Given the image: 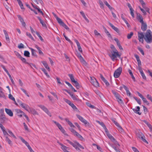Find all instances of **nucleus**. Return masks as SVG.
Instances as JSON below:
<instances>
[{
    "label": "nucleus",
    "mask_w": 152,
    "mask_h": 152,
    "mask_svg": "<svg viewBox=\"0 0 152 152\" xmlns=\"http://www.w3.org/2000/svg\"><path fill=\"white\" fill-rule=\"evenodd\" d=\"M144 39L148 43L152 42V32L150 30H148L147 31L145 34Z\"/></svg>",
    "instance_id": "nucleus-1"
},
{
    "label": "nucleus",
    "mask_w": 152,
    "mask_h": 152,
    "mask_svg": "<svg viewBox=\"0 0 152 152\" xmlns=\"http://www.w3.org/2000/svg\"><path fill=\"white\" fill-rule=\"evenodd\" d=\"M66 141L71 145L77 151L80 150V149L78 147H79L82 149H84V147L81 145L80 143L76 141H75L72 142L69 140H66Z\"/></svg>",
    "instance_id": "nucleus-2"
},
{
    "label": "nucleus",
    "mask_w": 152,
    "mask_h": 152,
    "mask_svg": "<svg viewBox=\"0 0 152 152\" xmlns=\"http://www.w3.org/2000/svg\"><path fill=\"white\" fill-rule=\"evenodd\" d=\"M111 54L109 56L113 61H114L117 57L120 58L121 56V55L119 54L117 50H112L111 51Z\"/></svg>",
    "instance_id": "nucleus-3"
},
{
    "label": "nucleus",
    "mask_w": 152,
    "mask_h": 152,
    "mask_svg": "<svg viewBox=\"0 0 152 152\" xmlns=\"http://www.w3.org/2000/svg\"><path fill=\"white\" fill-rule=\"evenodd\" d=\"M136 136L137 137L141 140L147 144L148 143V142L145 139V137L144 134L140 132H138L136 133Z\"/></svg>",
    "instance_id": "nucleus-4"
},
{
    "label": "nucleus",
    "mask_w": 152,
    "mask_h": 152,
    "mask_svg": "<svg viewBox=\"0 0 152 152\" xmlns=\"http://www.w3.org/2000/svg\"><path fill=\"white\" fill-rule=\"evenodd\" d=\"M70 130L74 136L77 137L80 140H82L84 139L83 137L73 129H70Z\"/></svg>",
    "instance_id": "nucleus-5"
},
{
    "label": "nucleus",
    "mask_w": 152,
    "mask_h": 152,
    "mask_svg": "<svg viewBox=\"0 0 152 152\" xmlns=\"http://www.w3.org/2000/svg\"><path fill=\"white\" fill-rule=\"evenodd\" d=\"M19 138L21 140L22 142L24 143L25 145L27 146L28 149L29 150L30 152H35L31 148L29 145L28 143L25 140L21 137L19 136Z\"/></svg>",
    "instance_id": "nucleus-6"
},
{
    "label": "nucleus",
    "mask_w": 152,
    "mask_h": 152,
    "mask_svg": "<svg viewBox=\"0 0 152 152\" xmlns=\"http://www.w3.org/2000/svg\"><path fill=\"white\" fill-rule=\"evenodd\" d=\"M122 70L121 67H119L114 72L113 75L114 77L115 78L118 77L121 73Z\"/></svg>",
    "instance_id": "nucleus-7"
},
{
    "label": "nucleus",
    "mask_w": 152,
    "mask_h": 152,
    "mask_svg": "<svg viewBox=\"0 0 152 152\" xmlns=\"http://www.w3.org/2000/svg\"><path fill=\"white\" fill-rule=\"evenodd\" d=\"M90 82L96 87L99 86V84L96 79L94 77H90Z\"/></svg>",
    "instance_id": "nucleus-8"
},
{
    "label": "nucleus",
    "mask_w": 152,
    "mask_h": 152,
    "mask_svg": "<svg viewBox=\"0 0 152 152\" xmlns=\"http://www.w3.org/2000/svg\"><path fill=\"white\" fill-rule=\"evenodd\" d=\"M38 106L42 110L45 112L50 117L51 116V114L50 112L48 110V109L44 105H39Z\"/></svg>",
    "instance_id": "nucleus-9"
},
{
    "label": "nucleus",
    "mask_w": 152,
    "mask_h": 152,
    "mask_svg": "<svg viewBox=\"0 0 152 152\" xmlns=\"http://www.w3.org/2000/svg\"><path fill=\"white\" fill-rule=\"evenodd\" d=\"M20 105L24 109L27 111H28V109L29 108V106L26 104L22 102L21 101L19 102Z\"/></svg>",
    "instance_id": "nucleus-10"
},
{
    "label": "nucleus",
    "mask_w": 152,
    "mask_h": 152,
    "mask_svg": "<svg viewBox=\"0 0 152 152\" xmlns=\"http://www.w3.org/2000/svg\"><path fill=\"white\" fill-rule=\"evenodd\" d=\"M138 39L140 42H141L142 43H143V38L144 35L143 33L141 32H138Z\"/></svg>",
    "instance_id": "nucleus-11"
},
{
    "label": "nucleus",
    "mask_w": 152,
    "mask_h": 152,
    "mask_svg": "<svg viewBox=\"0 0 152 152\" xmlns=\"http://www.w3.org/2000/svg\"><path fill=\"white\" fill-rule=\"evenodd\" d=\"M76 116L79 120L82 122L83 123H84L85 125L88 124L89 123L85 119H84L82 117L80 116L79 115H76Z\"/></svg>",
    "instance_id": "nucleus-12"
},
{
    "label": "nucleus",
    "mask_w": 152,
    "mask_h": 152,
    "mask_svg": "<svg viewBox=\"0 0 152 152\" xmlns=\"http://www.w3.org/2000/svg\"><path fill=\"white\" fill-rule=\"evenodd\" d=\"M15 111L16 112L18 116L20 117H22L23 115L24 116V115L25 114L22 110L19 109H16L15 110Z\"/></svg>",
    "instance_id": "nucleus-13"
},
{
    "label": "nucleus",
    "mask_w": 152,
    "mask_h": 152,
    "mask_svg": "<svg viewBox=\"0 0 152 152\" xmlns=\"http://www.w3.org/2000/svg\"><path fill=\"white\" fill-rule=\"evenodd\" d=\"M28 111H27L30 113L34 115H38V113L37 111L35 110V109L32 108H31L29 107V108L28 109Z\"/></svg>",
    "instance_id": "nucleus-14"
},
{
    "label": "nucleus",
    "mask_w": 152,
    "mask_h": 152,
    "mask_svg": "<svg viewBox=\"0 0 152 152\" xmlns=\"http://www.w3.org/2000/svg\"><path fill=\"white\" fill-rule=\"evenodd\" d=\"M57 126L60 130L61 132L65 135L68 136V134L66 133V131L64 128L62 127L61 125L60 124H59L57 125Z\"/></svg>",
    "instance_id": "nucleus-15"
},
{
    "label": "nucleus",
    "mask_w": 152,
    "mask_h": 152,
    "mask_svg": "<svg viewBox=\"0 0 152 152\" xmlns=\"http://www.w3.org/2000/svg\"><path fill=\"white\" fill-rule=\"evenodd\" d=\"M106 134L107 135L109 138L113 142H115V141L116 140L110 134L107 130H105Z\"/></svg>",
    "instance_id": "nucleus-16"
},
{
    "label": "nucleus",
    "mask_w": 152,
    "mask_h": 152,
    "mask_svg": "<svg viewBox=\"0 0 152 152\" xmlns=\"http://www.w3.org/2000/svg\"><path fill=\"white\" fill-rule=\"evenodd\" d=\"M7 120L5 115L3 114H0V121L1 123H3Z\"/></svg>",
    "instance_id": "nucleus-17"
},
{
    "label": "nucleus",
    "mask_w": 152,
    "mask_h": 152,
    "mask_svg": "<svg viewBox=\"0 0 152 152\" xmlns=\"http://www.w3.org/2000/svg\"><path fill=\"white\" fill-rule=\"evenodd\" d=\"M17 16L18 18V19L20 20V22L21 23L22 25L24 27H25L26 26V24L24 22L23 19L22 18L21 16L20 15H17Z\"/></svg>",
    "instance_id": "nucleus-18"
},
{
    "label": "nucleus",
    "mask_w": 152,
    "mask_h": 152,
    "mask_svg": "<svg viewBox=\"0 0 152 152\" xmlns=\"http://www.w3.org/2000/svg\"><path fill=\"white\" fill-rule=\"evenodd\" d=\"M77 56L78 58L80 59V61L81 63L84 64L86 63V61L82 57L80 53H77Z\"/></svg>",
    "instance_id": "nucleus-19"
},
{
    "label": "nucleus",
    "mask_w": 152,
    "mask_h": 152,
    "mask_svg": "<svg viewBox=\"0 0 152 152\" xmlns=\"http://www.w3.org/2000/svg\"><path fill=\"white\" fill-rule=\"evenodd\" d=\"M5 110L6 113L10 116L12 117L13 116V113L11 110L5 108Z\"/></svg>",
    "instance_id": "nucleus-20"
},
{
    "label": "nucleus",
    "mask_w": 152,
    "mask_h": 152,
    "mask_svg": "<svg viewBox=\"0 0 152 152\" xmlns=\"http://www.w3.org/2000/svg\"><path fill=\"white\" fill-rule=\"evenodd\" d=\"M141 29L143 31H145L147 28V26L146 23L143 22V23H141Z\"/></svg>",
    "instance_id": "nucleus-21"
},
{
    "label": "nucleus",
    "mask_w": 152,
    "mask_h": 152,
    "mask_svg": "<svg viewBox=\"0 0 152 152\" xmlns=\"http://www.w3.org/2000/svg\"><path fill=\"white\" fill-rule=\"evenodd\" d=\"M66 91L70 95L73 100L78 101L79 99H77L76 97L72 93L68 92L67 90H66Z\"/></svg>",
    "instance_id": "nucleus-22"
},
{
    "label": "nucleus",
    "mask_w": 152,
    "mask_h": 152,
    "mask_svg": "<svg viewBox=\"0 0 152 152\" xmlns=\"http://www.w3.org/2000/svg\"><path fill=\"white\" fill-rule=\"evenodd\" d=\"M109 24L111 26V27L117 32L118 33L119 32V31L118 29L115 26L112 24L110 22H109Z\"/></svg>",
    "instance_id": "nucleus-23"
},
{
    "label": "nucleus",
    "mask_w": 152,
    "mask_h": 152,
    "mask_svg": "<svg viewBox=\"0 0 152 152\" xmlns=\"http://www.w3.org/2000/svg\"><path fill=\"white\" fill-rule=\"evenodd\" d=\"M41 63L49 71H50V69L49 67L48 66V64L46 61H41Z\"/></svg>",
    "instance_id": "nucleus-24"
},
{
    "label": "nucleus",
    "mask_w": 152,
    "mask_h": 152,
    "mask_svg": "<svg viewBox=\"0 0 152 152\" xmlns=\"http://www.w3.org/2000/svg\"><path fill=\"white\" fill-rule=\"evenodd\" d=\"M123 87L125 90L127 96H130L131 95V93L127 87L125 85H123Z\"/></svg>",
    "instance_id": "nucleus-25"
},
{
    "label": "nucleus",
    "mask_w": 152,
    "mask_h": 152,
    "mask_svg": "<svg viewBox=\"0 0 152 152\" xmlns=\"http://www.w3.org/2000/svg\"><path fill=\"white\" fill-rule=\"evenodd\" d=\"M139 71L140 72V73L141 75L142 76V77L143 78V79L146 80V77L145 76V74H144L143 71L141 69V68H139Z\"/></svg>",
    "instance_id": "nucleus-26"
},
{
    "label": "nucleus",
    "mask_w": 152,
    "mask_h": 152,
    "mask_svg": "<svg viewBox=\"0 0 152 152\" xmlns=\"http://www.w3.org/2000/svg\"><path fill=\"white\" fill-rule=\"evenodd\" d=\"M100 77L102 80L105 83L107 86L109 85L110 84L109 82L105 79L102 75H100Z\"/></svg>",
    "instance_id": "nucleus-27"
},
{
    "label": "nucleus",
    "mask_w": 152,
    "mask_h": 152,
    "mask_svg": "<svg viewBox=\"0 0 152 152\" xmlns=\"http://www.w3.org/2000/svg\"><path fill=\"white\" fill-rule=\"evenodd\" d=\"M137 19L141 23H143L144 22L142 17L140 14H138L137 15Z\"/></svg>",
    "instance_id": "nucleus-28"
},
{
    "label": "nucleus",
    "mask_w": 152,
    "mask_h": 152,
    "mask_svg": "<svg viewBox=\"0 0 152 152\" xmlns=\"http://www.w3.org/2000/svg\"><path fill=\"white\" fill-rule=\"evenodd\" d=\"M38 19L39 20V21L40 22V23L42 25V26L45 28H47V26L45 23L44 22V21L42 20V19L39 17H37Z\"/></svg>",
    "instance_id": "nucleus-29"
},
{
    "label": "nucleus",
    "mask_w": 152,
    "mask_h": 152,
    "mask_svg": "<svg viewBox=\"0 0 152 152\" xmlns=\"http://www.w3.org/2000/svg\"><path fill=\"white\" fill-rule=\"evenodd\" d=\"M55 16L57 21L58 23L61 25H62L64 23L62 21L61 19L58 18L57 16L56 15H55Z\"/></svg>",
    "instance_id": "nucleus-30"
},
{
    "label": "nucleus",
    "mask_w": 152,
    "mask_h": 152,
    "mask_svg": "<svg viewBox=\"0 0 152 152\" xmlns=\"http://www.w3.org/2000/svg\"><path fill=\"white\" fill-rule=\"evenodd\" d=\"M65 121L68 123V124L69 125V126L71 127H72L73 128H75V126L70 121L69 119L67 118H65L64 119Z\"/></svg>",
    "instance_id": "nucleus-31"
},
{
    "label": "nucleus",
    "mask_w": 152,
    "mask_h": 152,
    "mask_svg": "<svg viewBox=\"0 0 152 152\" xmlns=\"http://www.w3.org/2000/svg\"><path fill=\"white\" fill-rule=\"evenodd\" d=\"M133 110L134 113L138 114L139 115H140L141 114V113H140L139 112L140 110V107L139 106H137V107L136 109L134 108L133 109Z\"/></svg>",
    "instance_id": "nucleus-32"
},
{
    "label": "nucleus",
    "mask_w": 152,
    "mask_h": 152,
    "mask_svg": "<svg viewBox=\"0 0 152 152\" xmlns=\"http://www.w3.org/2000/svg\"><path fill=\"white\" fill-rule=\"evenodd\" d=\"M74 83L73 84L76 87L77 89H79L80 88L81 86L77 81H75L74 83Z\"/></svg>",
    "instance_id": "nucleus-33"
},
{
    "label": "nucleus",
    "mask_w": 152,
    "mask_h": 152,
    "mask_svg": "<svg viewBox=\"0 0 152 152\" xmlns=\"http://www.w3.org/2000/svg\"><path fill=\"white\" fill-rule=\"evenodd\" d=\"M3 31L4 32V35L5 36L6 39L7 41H9L10 38L9 37L8 34L6 31V30L5 29L3 30Z\"/></svg>",
    "instance_id": "nucleus-34"
},
{
    "label": "nucleus",
    "mask_w": 152,
    "mask_h": 152,
    "mask_svg": "<svg viewBox=\"0 0 152 152\" xmlns=\"http://www.w3.org/2000/svg\"><path fill=\"white\" fill-rule=\"evenodd\" d=\"M112 93L115 97L116 99H117L120 96V95L117 92L114 91H112Z\"/></svg>",
    "instance_id": "nucleus-35"
},
{
    "label": "nucleus",
    "mask_w": 152,
    "mask_h": 152,
    "mask_svg": "<svg viewBox=\"0 0 152 152\" xmlns=\"http://www.w3.org/2000/svg\"><path fill=\"white\" fill-rule=\"evenodd\" d=\"M41 69L43 71L44 74L48 78L50 77V76L47 73V71L46 69L44 68H42Z\"/></svg>",
    "instance_id": "nucleus-36"
},
{
    "label": "nucleus",
    "mask_w": 152,
    "mask_h": 152,
    "mask_svg": "<svg viewBox=\"0 0 152 152\" xmlns=\"http://www.w3.org/2000/svg\"><path fill=\"white\" fill-rule=\"evenodd\" d=\"M68 76L69 77L71 81L73 83L76 80H75L74 77L72 74H69Z\"/></svg>",
    "instance_id": "nucleus-37"
},
{
    "label": "nucleus",
    "mask_w": 152,
    "mask_h": 152,
    "mask_svg": "<svg viewBox=\"0 0 152 152\" xmlns=\"http://www.w3.org/2000/svg\"><path fill=\"white\" fill-rule=\"evenodd\" d=\"M5 140L9 145H12V142L10 140L7 136L5 137Z\"/></svg>",
    "instance_id": "nucleus-38"
},
{
    "label": "nucleus",
    "mask_w": 152,
    "mask_h": 152,
    "mask_svg": "<svg viewBox=\"0 0 152 152\" xmlns=\"http://www.w3.org/2000/svg\"><path fill=\"white\" fill-rule=\"evenodd\" d=\"M26 35L28 37L31 39L32 40L34 41V38L33 37L31 34L30 33L26 32Z\"/></svg>",
    "instance_id": "nucleus-39"
},
{
    "label": "nucleus",
    "mask_w": 152,
    "mask_h": 152,
    "mask_svg": "<svg viewBox=\"0 0 152 152\" xmlns=\"http://www.w3.org/2000/svg\"><path fill=\"white\" fill-rule=\"evenodd\" d=\"M30 50H31V54L32 56H37V54L35 52V50L33 48H30Z\"/></svg>",
    "instance_id": "nucleus-40"
},
{
    "label": "nucleus",
    "mask_w": 152,
    "mask_h": 152,
    "mask_svg": "<svg viewBox=\"0 0 152 152\" xmlns=\"http://www.w3.org/2000/svg\"><path fill=\"white\" fill-rule=\"evenodd\" d=\"M8 132L10 134V136L12 137L13 138L15 139H16V136L10 130H8Z\"/></svg>",
    "instance_id": "nucleus-41"
},
{
    "label": "nucleus",
    "mask_w": 152,
    "mask_h": 152,
    "mask_svg": "<svg viewBox=\"0 0 152 152\" xmlns=\"http://www.w3.org/2000/svg\"><path fill=\"white\" fill-rule=\"evenodd\" d=\"M32 1L35 2L36 4H39V3L41 4L42 2V0H31Z\"/></svg>",
    "instance_id": "nucleus-42"
},
{
    "label": "nucleus",
    "mask_w": 152,
    "mask_h": 152,
    "mask_svg": "<svg viewBox=\"0 0 152 152\" xmlns=\"http://www.w3.org/2000/svg\"><path fill=\"white\" fill-rule=\"evenodd\" d=\"M116 99H117V100L118 102L119 103L121 104H123V101L121 99V96H120L119 97L117 98Z\"/></svg>",
    "instance_id": "nucleus-43"
},
{
    "label": "nucleus",
    "mask_w": 152,
    "mask_h": 152,
    "mask_svg": "<svg viewBox=\"0 0 152 152\" xmlns=\"http://www.w3.org/2000/svg\"><path fill=\"white\" fill-rule=\"evenodd\" d=\"M94 34L97 37H102L101 35L100 34L98 33V32L96 30H95L94 31Z\"/></svg>",
    "instance_id": "nucleus-44"
},
{
    "label": "nucleus",
    "mask_w": 152,
    "mask_h": 152,
    "mask_svg": "<svg viewBox=\"0 0 152 152\" xmlns=\"http://www.w3.org/2000/svg\"><path fill=\"white\" fill-rule=\"evenodd\" d=\"M69 105L74 110L76 111L77 110V108L73 103H72Z\"/></svg>",
    "instance_id": "nucleus-45"
},
{
    "label": "nucleus",
    "mask_w": 152,
    "mask_h": 152,
    "mask_svg": "<svg viewBox=\"0 0 152 152\" xmlns=\"http://www.w3.org/2000/svg\"><path fill=\"white\" fill-rule=\"evenodd\" d=\"M97 122L101 126H102L104 129H105V130H107L106 126H105V125H104V124L102 122H101L99 121H97Z\"/></svg>",
    "instance_id": "nucleus-46"
},
{
    "label": "nucleus",
    "mask_w": 152,
    "mask_h": 152,
    "mask_svg": "<svg viewBox=\"0 0 152 152\" xmlns=\"http://www.w3.org/2000/svg\"><path fill=\"white\" fill-rule=\"evenodd\" d=\"M104 31L105 33L107 34V35L108 36V37H112L111 35L106 28H105L104 29Z\"/></svg>",
    "instance_id": "nucleus-47"
},
{
    "label": "nucleus",
    "mask_w": 152,
    "mask_h": 152,
    "mask_svg": "<svg viewBox=\"0 0 152 152\" xmlns=\"http://www.w3.org/2000/svg\"><path fill=\"white\" fill-rule=\"evenodd\" d=\"M24 55L27 57H30V53L28 51H25L24 52Z\"/></svg>",
    "instance_id": "nucleus-48"
},
{
    "label": "nucleus",
    "mask_w": 152,
    "mask_h": 152,
    "mask_svg": "<svg viewBox=\"0 0 152 152\" xmlns=\"http://www.w3.org/2000/svg\"><path fill=\"white\" fill-rule=\"evenodd\" d=\"M99 3L100 5L101 8L102 9L104 7V5L102 1L100 0H99Z\"/></svg>",
    "instance_id": "nucleus-49"
},
{
    "label": "nucleus",
    "mask_w": 152,
    "mask_h": 152,
    "mask_svg": "<svg viewBox=\"0 0 152 152\" xmlns=\"http://www.w3.org/2000/svg\"><path fill=\"white\" fill-rule=\"evenodd\" d=\"M24 126V129L26 131H27L28 132H29L30 131L29 130L27 126V125H26V123H23Z\"/></svg>",
    "instance_id": "nucleus-50"
},
{
    "label": "nucleus",
    "mask_w": 152,
    "mask_h": 152,
    "mask_svg": "<svg viewBox=\"0 0 152 152\" xmlns=\"http://www.w3.org/2000/svg\"><path fill=\"white\" fill-rule=\"evenodd\" d=\"M21 90L25 94V95L28 97H29V96L27 92L26 91V90L23 88H21Z\"/></svg>",
    "instance_id": "nucleus-51"
},
{
    "label": "nucleus",
    "mask_w": 152,
    "mask_h": 152,
    "mask_svg": "<svg viewBox=\"0 0 152 152\" xmlns=\"http://www.w3.org/2000/svg\"><path fill=\"white\" fill-rule=\"evenodd\" d=\"M20 60L22 61V62L23 63H24L25 64H28V63L26 61V60L24 58L22 57H20Z\"/></svg>",
    "instance_id": "nucleus-52"
},
{
    "label": "nucleus",
    "mask_w": 152,
    "mask_h": 152,
    "mask_svg": "<svg viewBox=\"0 0 152 152\" xmlns=\"http://www.w3.org/2000/svg\"><path fill=\"white\" fill-rule=\"evenodd\" d=\"M68 104H69V105L70 104L72 103L69 100L64 98L63 99Z\"/></svg>",
    "instance_id": "nucleus-53"
},
{
    "label": "nucleus",
    "mask_w": 152,
    "mask_h": 152,
    "mask_svg": "<svg viewBox=\"0 0 152 152\" xmlns=\"http://www.w3.org/2000/svg\"><path fill=\"white\" fill-rule=\"evenodd\" d=\"M133 33L132 32H131L129 34H128L127 36V38L128 39H130L133 36Z\"/></svg>",
    "instance_id": "nucleus-54"
},
{
    "label": "nucleus",
    "mask_w": 152,
    "mask_h": 152,
    "mask_svg": "<svg viewBox=\"0 0 152 152\" xmlns=\"http://www.w3.org/2000/svg\"><path fill=\"white\" fill-rule=\"evenodd\" d=\"M142 100H143V102L144 103H145L147 104H149V103H148V101H147L146 99L144 97V96L142 98Z\"/></svg>",
    "instance_id": "nucleus-55"
},
{
    "label": "nucleus",
    "mask_w": 152,
    "mask_h": 152,
    "mask_svg": "<svg viewBox=\"0 0 152 152\" xmlns=\"http://www.w3.org/2000/svg\"><path fill=\"white\" fill-rule=\"evenodd\" d=\"M86 104L87 105L88 107H90V108H91L93 109V108H95V107L94 106H93V105H91V104L90 103H86Z\"/></svg>",
    "instance_id": "nucleus-56"
},
{
    "label": "nucleus",
    "mask_w": 152,
    "mask_h": 152,
    "mask_svg": "<svg viewBox=\"0 0 152 152\" xmlns=\"http://www.w3.org/2000/svg\"><path fill=\"white\" fill-rule=\"evenodd\" d=\"M9 98L13 101H15L14 97L11 94H9Z\"/></svg>",
    "instance_id": "nucleus-57"
},
{
    "label": "nucleus",
    "mask_w": 152,
    "mask_h": 152,
    "mask_svg": "<svg viewBox=\"0 0 152 152\" xmlns=\"http://www.w3.org/2000/svg\"><path fill=\"white\" fill-rule=\"evenodd\" d=\"M138 49L139 50L140 52L142 54V55L144 56V53L142 49L140 47H138Z\"/></svg>",
    "instance_id": "nucleus-58"
},
{
    "label": "nucleus",
    "mask_w": 152,
    "mask_h": 152,
    "mask_svg": "<svg viewBox=\"0 0 152 152\" xmlns=\"http://www.w3.org/2000/svg\"><path fill=\"white\" fill-rule=\"evenodd\" d=\"M130 10V13L131 15H132V17L133 18H134V10L133 9H132V10Z\"/></svg>",
    "instance_id": "nucleus-59"
},
{
    "label": "nucleus",
    "mask_w": 152,
    "mask_h": 152,
    "mask_svg": "<svg viewBox=\"0 0 152 152\" xmlns=\"http://www.w3.org/2000/svg\"><path fill=\"white\" fill-rule=\"evenodd\" d=\"M3 134L4 135V136H7V135H8V133L6 131L5 129H4V130H3L2 131Z\"/></svg>",
    "instance_id": "nucleus-60"
},
{
    "label": "nucleus",
    "mask_w": 152,
    "mask_h": 152,
    "mask_svg": "<svg viewBox=\"0 0 152 152\" xmlns=\"http://www.w3.org/2000/svg\"><path fill=\"white\" fill-rule=\"evenodd\" d=\"M0 97L5 98V95H4V93L3 91H0Z\"/></svg>",
    "instance_id": "nucleus-61"
},
{
    "label": "nucleus",
    "mask_w": 152,
    "mask_h": 152,
    "mask_svg": "<svg viewBox=\"0 0 152 152\" xmlns=\"http://www.w3.org/2000/svg\"><path fill=\"white\" fill-rule=\"evenodd\" d=\"M146 97L151 101L152 100V97L151 95L149 94H147L146 96Z\"/></svg>",
    "instance_id": "nucleus-62"
},
{
    "label": "nucleus",
    "mask_w": 152,
    "mask_h": 152,
    "mask_svg": "<svg viewBox=\"0 0 152 152\" xmlns=\"http://www.w3.org/2000/svg\"><path fill=\"white\" fill-rule=\"evenodd\" d=\"M117 129H118V130L120 132H122L123 131V128L120 126L117 127Z\"/></svg>",
    "instance_id": "nucleus-63"
},
{
    "label": "nucleus",
    "mask_w": 152,
    "mask_h": 152,
    "mask_svg": "<svg viewBox=\"0 0 152 152\" xmlns=\"http://www.w3.org/2000/svg\"><path fill=\"white\" fill-rule=\"evenodd\" d=\"M18 48L19 49L23 48H24V45L22 43H21L18 45Z\"/></svg>",
    "instance_id": "nucleus-64"
}]
</instances>
